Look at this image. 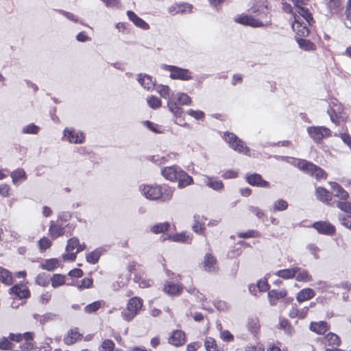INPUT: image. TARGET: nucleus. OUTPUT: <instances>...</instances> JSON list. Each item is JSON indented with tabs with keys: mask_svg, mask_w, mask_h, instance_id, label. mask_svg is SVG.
<instances>
[{
	"mask_svg": "<svg viewBox=\"0 0 351 351\" xmlns=\"http://www.w3.org/2000/svg\"><path fill=\"white\" fill-rule=\"evenodd\" d=\"M142 194L149 200H160L162 202L171 199L173 189L166 185L143 184L140 186Z\"/></svg>",
	"mask_w": 351,
	"mask_h": 351,
	"instance_id": "nucleus-1",
	"label": "nucleus"
},
{
	"mask_svg": "<svg viewBox=\"0 0 351 351\" xmlns=\"http://www.w3.org/2000/svg\"><path fill=\"white\" fill-rule=\"evenodd\" d=\"M156 90L162 97L169 100L167 106L169 110L176 117H180L183 112V110L178 106L175 99H173V94H171L169 87L165 85H158L156 87Z\"/></svg>",
	"mask_w": 351,
	"mask_h": 351,
	"instance_id": "nucleus-2",
	"label": "nucleus"
},
{
	"mask_svg": "<svg viewBox=\"0 0 351 351\" xmlns=\"http://www.w3.org/2000/svg\"><path fill=\"white\" fill-rule=\"evenodd\" d=\"M297 167L304 172L315 177L317 180L326 178V173L322 169L307 160H299L298 162Z\"/></svg>",
	"mask_w": 351,
	"mask_h": 351,
	"instance_id": "nucleus-3",
	"label": "nucleus"
},
{
	"mask_svg": "<svg viewBox=\"0 0 351 351\" xmlns=\"http://www.w3.org/2000/svg\"><path fill=\"white\" fill-rule=\"evenodd\" d=\"M142 306V300L138 297H133L129 300L126 309L121 313L123 318L125 321H131L138 313Z\"/></svg>",
	"mask_w": 351,
	"mask_h": 351,
	"instance_id": "nucleus-4",
	"label": "nucleus"
},
{
	"mask_svg": "<svg viewBox=\"0 0 351 351\" xmlns=\"http://www.w3.org/2000/svg\"><path fill=\"white\" fill-rule=\"evenodd\" d=\"M306 130L315 143H321L324 138L332 136L331 130L325 126H310Z\"/></svg>",
	"mask_w": 351,
	"mask_h": 351,
	"instance_id": "nucleus-5",
	"label": "nucleus"
},
{
	"mask_svg": "<svg viewBox=\"0 0 351 351\" xmlns=\"http://www.w3.org/2000/svg\"><path fill=\"white\" fill-rule=\"evenodd\" d=\"M225 140L235 151L246 155L250 154V149L245 146L244 142L234 134L226 132L225 134Z\"/></svg>",
	"mask_w": 351,
	"mask_h": 351,
	"instance_id": "nucleus-6",
	"label": "nucleus"
},
{
	"mask_svg": "<svg viewBox=\"0 0 351 351\" xmlns=\"http://www.w3.org/2000/svg\"><path fill=\"white\" fill-rule=\"evenodd\" d=\"M302 16L299 14H296L294 12V21L292 23V29L296 33V34L299 36H306L309 34V29L307 27V25H311L314 23V20L313 19V22L311 24L305 20V22L301 21Z\"/></svg>",
	"mask_w": 351,
	"mask_h": 351,
	"instance_id": "nucleus-7",
	"label": "nucleus"
},
{
	"mask_svg": "<svg viewBox=\"0 0 351 351\" xmlns=\"http://www.w3.org/2000/svg\"><path fill=\"white\" fill-rule=\"evenodd\" d=\"M252 13L255 14L258 19L263 21L266 19L269 14L268 3L266 0H256L251 8Z\"/></svg>",
	"mask_w": 351,
	"mask_h": 351,
	"instance_id": "nucleus-8",
	"label": "nucleus"
},
{
	"mask_svg": "<svg viewBox=\"0 0 351 351\" xmlns=\"http://www.w3.org/2000/svg\"><path fill=\"white\" fill-rule=\"evenodd\" d=\"M64 137L71 143H83L85 136L84 134L73 128H65L64 130Z\"/></svg>",
	"mask_w": 351,
	"mask_h": 351,
	"instance_id": "nucleus-9",
	"label": "nucleus"
},
{
	"mask_svg": "<svg viewBox=\"0 0 351 351\" xmlns=\"http://www.w3.org/2000/svg\"><path fill=\"white\" fill-rule=\"evenodd\" d=\"M295 5V13L299 14L302 16L304 20H306L308 24L313 22V16L309 12L308 10L304 7L308 2V0H291Z\"/></svg>",
	"mask_w": 351,
	"mask_h": 351,
	"instance_id": "nucleus-10",
	"label": "nucleus"
},
{
	"mask_svg": "<svg viewBox=\"0 0 351 351\" xmlns=\"http://www.w3.org/2000/svg\"><path fill=\"white\" fill-rule=\"evenodd\" d=\"M235 22L244 25H249L252 27H259L265 26L263 21H260L257 18H254L252 16L247 14H241L234 19Z\"/></svg>",
	"mask_w": 351,
	"mask_h": 351,
	"instance_id": "nucleus-11",
	"label": "nucleus"
},
{
	"mask_svg": "<svg viewBox=\"0 0 351 351\" xmlns=\"http://www.w3.org/2000/svg\"><path fill=\"white\" fill-rule=\"evenodd\" d=\"M192 9L193 6L191 4L186 3H175L168 7L167 12L170 15L174 16L178 14L191 13L192 12Z\"/></svg>",
	"mask_w": 351,
	"mask_h": 351,
	"instance_id": "nucleus-12",
	"label": "nucleus"
},
{
	"mask_svg": "<svg viewBox=\"0 0 351 351\" xmlns=\"http://www.w3.org/2000/svg\"><path fill=\"white\" fill-rule=\"evenodd\" d=\"M170 77L172 79L187 80L191 78V74L187 69L180 67H170Z\"/></svg>",
	"mask_w": 351,
	"mask_h": 351,
	"instance_id": "nucleus-13",
	"label": "nucleus"
},
{
	"mask_svg": "<svg viewBox=\"0 0 351 351\" xmlns=\"http://www.w3.org/2000/svg\"><path fill=\"white\" fill-rule=\"evenodd\" d=\"M182 169L178 166H171L164 168L161 173L164 178L170 181H176Z\"/></svg>",
	"mask_w": 351,
	"mask_h": 351,
	"instance_id": "nucleus-14",
	"label": "nucleus"
},
{
	"mask_svg": "<svg viewBox=\"0 0 351 351\" xmlns=\"http://www.w3.org/2000/svg\"><path fill=\"white\" fill-rule=\"evenodd\" d=\"M204 269L209 273H215L217 271V260L211 254H206L205 255Z\"/></svg>",
	"mask_w": 351,
	"mask_h": 351,
	"instance_id": "nucleus-15",
	"label": "nucleus"
},
{
	"mask_svg": "<svg viewBox=\"0 0 351 351\" xmlns=\"http://www.w3.org/2000/svg\"><path fill=\"white\" fill-rule=\"evenodd\" d=\"M169 343L175 346H180L186 341L185 334L183 331L176 330L173 331L169 338Z\"/></svg>",
	"mask_w": 351,
	"mask_h": 351,
	"instance_id": "nucleus-16",
	"label": "nucleus"
},
{
	"mask_svg": "<svg viewBox=\"0 0 351 351\" xmlns=\"http://www.w3.org/2000/svg\"><path fill=\"white\" fill-rule=\"evenodd\" d=\"M247 182L252 186L268 188L269 183L263 180L261 175L254 173L247 177Z\"/></svg>",
	"mask_w": 351,
	"mask_h": 351,
	"instance_id": "nucleus-17",
	"label": "nucleus"
},
{
	"mask_svg": "<svg viewBox=\"0 0 351 351\" xmlns=\"http://www.w3.org/2000/svg\"><path fill=\"white\" fill-rule=\"evenodd\" d=\"M330 188L333 195L342 199L346 200L349 197L348 193L337 182H330Z\"/></svg>",
	"mask_w": 351,
	"mask_h": 351,
	"instance_id": "nucleus-18",
	"label": "nucleus"
},
{
	"mask_svg": "<svg viewBox=\"0 0 351 351\" xmlns=\"http://www.w3.org/2000/svg\"><path fill=\"white\" fill-rule=\"evenodd\" d=\"M127 16L129 19L133 22V23L143 29L147 30L149 29V25L145 21H144L141 18L138 17L134 12L128 10L127 12Z\"/></svg>",
	"mask_w": 351,
	"mask_h": 351,
	"instance_id": "nucleus-19",
	"label": "nucleus"
},
{
	"mask_svg": "<svg viewBox=\"0 0 351 351\" xmlns=\"http://www.w3.org/2000/svg\"><path fill=\"white\" fill-rule=\"evenodd\" d=\"M163 291L169 295H178L182 293V287L179 284L167 282L163 287Z\"/></svg>",
	"mask_w": 351,
	"mask_h": 351,
	"instance_id": "nucleus-20",
	"label": "nucleus"
},
{
	"mask_svg": "<svg viewBox=\"0 0 351 351\" xmlns=\"http://www.w3.org/2000/svg\"><path fill=\"white\" fill-rule=\"evenodd\" d=\"M49 234L51 239H56L64 234V228L62 225H58L53 221H51Z\"/></svg>",
	"mask_w": 351,
	"mask_h": 351,
	"instance_id": "nucleus-21",
	"label": "nucleus"
},
{
	"mask_svg": "<svg viewBox=\"0 0 351 351\" xmlns=\"http://www.w3.org/2000/svg\"><path fill=\"white\" fill-rule=\"evenodd\" d=\"M82 337V335L77 328L69 330L64 337V342L66 345H72Z\"/></svg>",
	"mask_w": 351,
	"mask_h": 351,
	"instance_id": "nucleus-22",
	"label": "nucleus"
},
{
	"mask_svg": "<svg viewBox=\"0 0 351 351\" xmlns=\"http://www.w3.org/2000/svg\"><path fill=\"white\" fill-rule=\"evenodd\" d=\"M313 227L319 232L326 234H332L335 232L334 227L326 222H315Z\"/></svg>",
	"mask_w": 351,
	"mask_h": 351,
	"instance_id": "nucleus-23",
	"label": "nucleus"
},
{
	"mask_svg": "<svg viewBox=\"0 0 351 351\" xmlns=\"http://www.w3.org/2000/svg\"><path fill=\"white\" fill-rule=\"evenodd\" d=\"M330 14H337L341 10V0H324Z\"/></svg>",
	"mask_w": 351,
	"mask_h": 351,
	"instance_id": "nucleus-24",
	"label": "nucleus"
},
{
	"mask_svg": "<svg viewBox=\"0 0 351 351\" xmlns=\"http://www.w3.org/2000/svg\"><path fill=\"white\" fill-rule=\"evenodd\" d=\"M203 180L207 186L213 189V190L219 191L223 187V184L220 180L215 179L208 176H204Z\"/></svg>",
	"mask_w": 351,
	"mask_h": 351,
	"instance_id": "nucleus-25",
	"label": "nucleus"
},
{
	"mask_svg": "<svg viewBox=\"0 0 351 351\" xmlns=\"http://www.w3.org/2000/svg\"><path fill=\"white\" fill-rule=\"evenodd\" d=\"M315 293L312 289L305 288L298 293L296 300L299 302H302L304 301L313 298L315 296Z\"/></svg>",
	"mask_w": 351,
	"mask_h": 351,
	"instance_id": "nucleus-26",
	"label": "nucleus"
},
{
	"mask_svg": "<svg viewBox=\"0 0 351 351\" xmlns=\"http://www.w3.org/2000/svg\"><path fill=\"white\" fill-rule=\"evenodd\" d=\"M309 328L317 334L322 335L328 330V326L326 322L322 321L319 322H311Z\"/></svg>",
	"mask_w": 351,
	"mask_h": 351,
	"instance_id": "nucleus-27",
	"label": "nucleus"
},
{
	"mask_svg": "<svg viewBox=\"0 0 351 351\" xmlns=\"http://www.w3.org/2000/svg\"><path fill=\"white\" fill-rule=\"evenodd\" d=\"M298 270L299 267H295L290 269L279 270L275 274L283 279H290L293 278L295 276Z\"/></svg>",
	"mask_w": 351,
	"mask_h": 351,
	"instance_id": "nucleus-28",
	"label": "nucleus"
},
{
	"mask_svg": "<svg viewBox=\"0 0 351 351\" xmlns=\"http://www.w3.org/2000/svg\"><path fill=\"white\" fill-rule=\"evenodd\" d=\"M287 295L286 290H271L268 293V298L271 305H274L276 301L280 298H283Z\"/></svg>",
	"mask_w": 351,
	"mask_h": 351,
	"instance_id": "nucleus-29",
	"label": "nucleus"
},
{
	"mask_svg": "<svg viewBox=\"0 0 351 351\" xmlns=\"http://www.w3.org/2000/svg\"><path fill=\"white\" fill-rule=\"evenodd\" d=\"M324 343L329 346L337 347L340 345L341 341L338 335L329 332L324 337Z\"/></svg>",
	"mask_w": 351,
	"mask_h": 351,
	"instance_id": "nucleus-30",
	"label": "nucleus"
},
{
	"mask_svg": "<svg viewBox=\"0 0 351 351\" xmlns=\"http://www.w3.org/2000/svg\"><path fill=\"white\" fill-rule=\"evenodd\" d=\"M177 180L180 188L185 187L193 182V178L185 173L182 169L180 171Z\"/></svg>",
	"mask_w": 351,
	"mask_h": 351,
	"instance_id": "nucleus-31",
	"label": "nucleus"
},
{
	"mask_svg": "<svg viewBox=\"0 0 351 351\" xmlns=\"http://www.w3.org/2000/svg\"><path fill=\"white\" fill-rule=\"evenodd\" d=\"M317 198L323 202H328L332 199L330 193L323 187H318L315 191Z\"/></svg>",
	"mask_w": 351,
	"mask_h": 351,
	"instance_id": "nucleus-32",
	"label": "nucleus"
},
{
	"mask_svg": "<svg viewBox=\"0 0 351 351\" xmlns=\"http://www.w3.org/2000/svg\"><path fill=\"white\" fill-rule=\"evenodd\" d=\"M11 178L14 184H17L21 180H25L27 178L25 171L22 169H18L11 173Z\"/></svg>",
	"mask_w": 351,
	"mask_h": 351,
	"instance_id": "nucleus-33",
	"label": "nucleus"
},
{
	"mask_svg": "<svg viewBox=\"0 0 351 351\" xmlns=\"http://www.w3.org/2000/svg\"><path fill=\"white\" fill-rule=\"evenodd\" d=\"M12 293L15 294L20 298H27L29 297V292L25 288L18 285H15L10 289Z\"/></svg>",
	"mask_w": 351,
	"mask_h": 351,
	"instance_id": "nucleus-34",
	"label": "nucleus"
},
{
	"mask_svg": "<svg viewBox=\"0 0 351 351\" xmlns=\"http://www.w3.org/2000/svg\"><path fill=\"white\" fill-rule=\"evenodd\" d=\"M247 328L252 333L257 332L260 328L259 319L257 317L248 318Z\"/></svg>",
	"mask_w": 351,
	"mask_h": 351,
	"instance_id": "nucleus-35",
	"label": "nucleus"
},
{
	"mask_svg": "<svg viewBox=\"0 0 351 351\" xmlns=\"http://www.w3.org/2000/svg\"><path fill=\"white\" fill-rule=\"evenodd\" d=\"M138 81L145 89H150L154 86L152 77L147 75H139Z\"/></svg>",
	"mask_w": 351,
	"mask_h": 351,
	"instance_id": "nucleus-36",
	"label": "nucleus"
},
{
	"mask_svg": "<svg viewBox=\"0 0 351 351\" xmlns=\"http://www.w3.org/2000/svg\"><path fill=\"white\" fill-rule=\"evenodd\" d=\"M173 99H175V101L177 104L180 105H190L191 103V97L186 93H179L176 95V97Z\"/></svg>",
	"mask_w": 351,
	"mask_h": 351,
	"instance_id": "nucleus-37",
	"label": "nucleus"
},
{
	"mask_svg": "<svg viewBox=\"0 0 351 351\" xmlns=\"http://www.w3.org/2000/svg\"><path fill=\"white\" fill-rule=\"evenodd\" d=\"M0 281L8 285L12 283L11 273L1 267H0Z\"/></svg>",
	"mask_w": 351,
	"mask_h": 351,
	"instance_id": "nucleus-38",
	"label": "nucleus"
},
{
	"mask_svg": "<svg viewBox=\"0 0 351 351\" xmlns=\"http://www.w3.org/2000/svg\"><path fill=\"white\" fill-rule=\"evenodd\" d=\"M296 280L299 282H309L311 281L313 278L312 276L305 269H302L299 267V270L297 272Z\"/></svg>",
	"mask_w": 351,
	"mask_h": 351,
	"instance_id": "nucleus-39",
	"label": "nucleus"
},
{
	"mask_svg": "<svg viewBox=\"0 0 351 351\" xmlns=\"http://www.w3.org/2000/svg\"><path fill=\"white\" fill-rule=\"evenodd\" d=\"M297 42L300 47L305 51H314L315 49V45L309 40L298 38Z\"/></svg>",
	"mask_w": 351,
	"mask_h": 351,
	"instance_id": "nucleus-40",
	"label": "nucleus"
},
{
	"mask_svg": "<svg viewBox=\"0 0 351 351\" xmlns=\"http://www.w3.org/2000/svg\"><path fill=\"white\" fill-rule=\"evenodd\" d=\"M169 226L170 224L168 222L157 223L151 228V231L154 234L163 233L168 230Z\"/></svg>",
	"mask_w": 351,
	"mask_h": 351,
	"instance_id": "nucleus-41",
	"label": "nucleus"
},
{
	"mask_svg": "<svg viewBox=\"0 0 351 351\" xmlns=\"http://www.w3.org/2000/svg\"><path fill=\"white\" fill-rule=\"evenodd\" d=\"M59 265V261L56 258H51L47 260L44 263L41 265V267L43 269L48 271H53Z\"/></svg>",
	"mask_w": 351,
	"mask_h": 351,
	"instance_id": "nucleus-42",
	"label": "nucleus"
},
{
	"mask_svg": "<svg viewBox=\"0 0 351 351\" xmlns=\"http://www.w3.org/2000/svg\"><path fill=\"white\" fill-rule=\"evenodd\" d=\"M204 346L206 351H219L217 343L213 337H208L205 339Z\"/></svg>",
	"mask_w": 351,
	"mask_h": 351,
	"instance_id": "nucleus-43",
	"label": "nucleus"
},
{
	"mask_svg": "<svg viewBox=\"0 0 351 351\" xmlns=\"http://www.w3.org/2000/svg\"><path fill=\"white\" fill-rule=\"evenodd\" d=\"M51 280L52 287L56 288L64 284L65 276L61 274H54Z\"/></svg>",
	"mask_w": 351,
	"mask_h": 351,
	"instance_id": "nucleus-44",
	"label": "nucleus"
},
{
	"mask_svg": "<svg viewBox=\"0 0 351 351\" xmlns=\"http://www.w3.org/2000/svg\"><path fill=\"white\" fill-rule=\"evenodd\" d=\"M101 251L95 250L86 255V261L91 264H95L99 261Z\"/></svg>",
	"mask_w": 351,
	"mask_h": 351,
	"instance_id": "nucleus-45",
	"label": "nucleus"
},
{
	"mask_svg": "<svg viewBox=\"0 0 351 351\" xmlns=\"http://www.w3.org/2000/svg\"><path fill=\"white\" fill-rule=\"evenodd\" d=\"M195 223L193 225V230L196 233H201L204 230V223L200 221V217L199 215L194 216Z\"/></svg>",
	"mask_w": 351,
	"mask_h": 351,
	"instance_id": "nucleus-46",
	"label": "nucleus"
},
{
	"mask_svg": "<svg viewBox=\"0 0 351 351\" xmlns=\"http://www.w3.org/2000/svg\"><path fill=\"white\" fill-rule=\"evenodd\" d=\"M288 207V203L282 199H279L274 202L273 210L274 211H282L285 210Z\"/></svg>",
	"mask_w": 351,
	"mask_h": 351,
	"instance_id": "nucleus-47",
	"label": "nucleus"
},
{
	"mask_svg": "<svg viewBox=\"0 0 351 351\" xmlns=\"http://www.w3.org/2000/svg\"><path fill=\"white\" fill-rule=\"evenodd\" d=\"M101 306L100 301H96L91 304H88L84 308V311L86 313L90 314L96 312Z\"/></svg>",
	"mask_w": 351,
	"mask_h": 351,
	"instance_id": "nucleus-48",
	"label": "nucleus"
},
{
	"mask_svg": "<svg viewBox=\"0 0 351 351\" xmlns=\"http://www.w3.org/2000/svg\"><path fill=\"white\" fill-rule=\"evenodd\" d=\"M114 348V343L110 339L104 340L100 348L99 351H112Z\"/></svg>",
	"mask_w": 351,
	"mask_h": 351,
	"instance_id": "nucleus-49",
	"label": "nucleus"
},
{
	"mask_svg": "<svg viewBox=\"0 0 351 351\" xmlns=\"http://www.w3.org/2000/svg\"><path fill=\"white\" fill-rule=\"evenodd\" d=\"M39 130L40 128L38 125L32 123L24 127L22 130V132L24 134H36L39 132Z\"/></svg>",
	"mask_w": 351,
	"mask_h": 351,
	"instance_id": "nucleus-50",
	"label": "nucleus"
},
{
	"mask_svg": "<svg viewBox=\"0 0 351 351\" xmlns=\"http://www.w3.org/2000/svg\"><path fill=\"white\" fill-rule=\"evenodd\" d=\"M79 239L77 237H73L69 239L66 246V250L69 252L73 250L75 248L77 249L79 245Z\"/></svg>",
	"mask_w": 351,
	"mask_h": 351,
	"instance_id": "nucleus-51",
	"label": "nucleus"
},
{
	"mask_svg": "<svg viewBox=\"0 0 351 351\" xmlns=\"http://www.w3.org/2000/svg\"><path fill=\"white\" fill-rule=\"evenodd\" d=\"M186 114L196 120H201L203 119L204 117V113L201 110H194L192 109H190L186 111Z\"/></svg>",
	"mask_w": 351,
	"mask_h": 351,
	"instance_id": "nucleus-52",
	"label": "nucleus"
},
{
	"mask_svg": "<svg viewBox=\"0 0 351 351\" xmlns=\"http://www.w3.org/2000/svg\"><path fill=\"white\" fill-rule=\"evenodd\" d=\"M38 245L40 250H46L47 249L49 248L51 245V241L47 238L43 237L38 241Z\"/></svg>",
	"mask_w": 351,
	"mask_h": 351,
	"instance_id": "nucleus-53",
	"label": "nucleus"
},
{
	"mask_svg": "<svg viewBox=\"0 0 351 351\" xmlns=\"http://www.w3.org/2000/svg\"><path fill=\"white\" fill-rule=\"evenodd\" d=\"M148 105L152 108H157L161 106V101L159 98L152 96L147 99Z\"/></svg>",
	"mask_w": 351,
	"mask_h": 351,
	"instance_id": "nucleus-54",
	"label": "nucleus"
},
{
	"mask_svg": "<svg viewBox=\"0 0 351 351\" xmlns=\"http://www.w3.org/2000/svg\"><path fill=\"white\" fill-rule=\"evenodd\" d=\"M346 15L347 21L345 22L346 25L350 28L351 27V0L348 1Z\"/></svg>",
	"mask_w": 351,
	"mask_h": 351,
	"instance_id": "nucleus-55",
	"label": "nucleus"
},
{
	"mask_svg": "<svg viewBox=\"0 0 351 351\" xmlns=\"http://www.w3.org/2000/svg\"><path fill=\"white\" fill-rule=\"evenodd\" d=\"M337 207L341 210L351 214V202H339Z\"/></svg>",
	"mask_w": 351,
	"mask_h": 351,
	"instance_id": "nucleus-56",
	"label": "nucleus"
},
{
	"mask_svg": "<svg viewBox=\"0 0 351 351\" xmlns=\"http://www.w3.org/2000/svg\"><path fill=\"white\" fill-rule=\"evenodd\" d=\"M93 284V280L92 278H84L82 280H81L80 284L77 285V288L80 290L84 289H88L91 287Z\"/></svg>",
	"mask_w": 351,
	"mask_h": 351,
	"instance_id": "nucleus-57",
	"label": "nucleus"
},
{
	"mask_svg": "<svg viewBox=\"0 0 351 351\" xmlns=\"http://www.w3.org/2000/svg\"><path fill=\"white\" fill-rule=\"evenodd\" d=\"M36 282L38 285L45 287L49 284V279L46 277L45 274H40L36 277Z\"/></svg>",
	"mask_w": 351,
	"mask_h": 351,
	"instance_id": "nucleus-58",
	"label": "nucleus"
},
{
	"mask_svg": "<svg viewBox=\"0 0 351 351\" xmlns=\"http://www.w3.org/2000/svg\"><path fill=\"white\" fill-rule=\"evenodd\" d=\"M238 237L239 238H252V237H258V232L250 230L247 231L246 232H240L238 233Z\"/></svg>",
	"mask_w": 351,
	"mask_h": 351,
	"instance_id": "nucleus-59",
	"label": "nucleus"
},
{
	"mask_svg": "<svg viewBox=\"0 0 351 351\" xmlns=\"http://www.w3.org/2000/svg\"><path fill=\"white\" fill-rule=\"evenodd\" d=\"M339 221L343 226L351 229V215L341 216Z\"/></svg>",
	"mask_w": 351,
	"mask_h": 351,
	"instance_id": "nucleus-60",
	"label": "nucleus"
},
{
	"mask_svg": "<svg viewBox=\"0 0 351 351\" xmlns=\"http://www.w3.org/2000/svg\"><path fill=\"white\" fill-rule=\"evenodd\" d=\"M220 337L224 341H231L233 340V335L228 330H221Z\"/></svg>",
	"mask_w": 351,
	"mask_h": 351,
	"instance_id": "nucleus-61",
	"label": "nucleus"
},
{
	"mask_svg": "<svg viewBox=\"0 0 351 351\" xmlns=\"http://www.w3.org/2000/svg\"><path fill=\"white\" fill-rule=\"evenodd\" d=\"M169 239L176 242H185L186 241L187 237L185 235V234L180 233L169 237Z\"/></svg>",
	"mask_w": 351,
	"mask_h": 351,
	"instance_id": "nucleus-62",
	"label": "nucleus"
},
{
	"mask_svg": "<svg viewBox=\"0 0 351 351\" xmlns=\"http://www.w3.org/2000/svg\"><path fill=\"white\" fill-rule=\"evenodd\" d=\"M11 342L7 338L3 337L0 340V349L9 350L11 348Z\"/></svg>",
	"mask_w": 351,
	"mask_h": 351,
	"instance_id": "nucleus-63",
	"label": "nucleus"
},
{
	"mask_svg": "<svg viewBox=\"0 0 351 351\" xmlns=\"http://www.w3.org/2000/svg\"><path fill=\"white\" fill-rule=\"evenodd\" d=\"M335 135L339 136L344 143L348 145V146H349V147H351V136L349 134L343 133V134H335Z\"/></svg>",
	"mask_w": 351,
	"mask_h": 351,
	"instance_id": "nucleus-64",
	"label": "nucleus"
}]
</instances>
